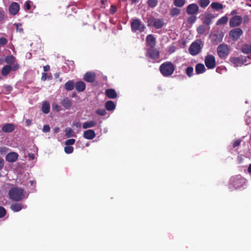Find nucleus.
<instances>
[{
	"label": "nucleus",
	"instance_id": "obj_1",
	"mask_svg": "<svg viewBox=\"0 0 251 251\" xmlns=\"http://www.w3.org/2000/svg\"><path fill=\"white\" fill-rule=\"evenodd\" d=\"M25 194L26 192L24 189L16 187L9 190L8 196L12 201H19L24 199Z\"/></svg>",
	"mask_w": 251,
	"mask_h": 251
},
{
	"label": "nucleus",
	"instance_id": "obj_2",
	"mask_svg": "<svg viewBox=\"0 0 251 251\" xmlns=\"http://www.w3.org/2000/svg\"><path fill=\"white\" fill-rule=\"evenodd\" d=\"M175 65L171 61H166L159 66V71L164 77H168L172 75L175 70Z\"/></svg>",
	"mask_w": 251,
	"mask_h": 251
},
{
	"label": "nucleus",
	"instance_id": "obj_3",
	"mask_svg": "<svg viewBox=\"0 0 251 251\" xmlns=\"http://www.w3.org/2000/svg\"><path fill=\"white\" fill-rule=\"evenodd\" d=\"M245 179L241 176H236L232 177L230 179L229 185L235 189L242 187L245 183Z\"/></svg>",
	"mask_w": 251,
	"mask_h": 251
},
{
	"label": "nucleus",
	"instance_id": "obj_4",
	"mask_svg": "<svg viewBox=\"0 0 251 251\" xmlns=\"http://www.w3.org/2000/svg\"><path fill=\"white\" fill-rule=\"evenodd\" d=\"M131 30L133 32H143L145 29V25L138 19H133L130 24Z\"/></svg>",
	"mask_w": 251,
	"mask_h": 251
},
{
	"label": "nucleus",
	"instance_id": "obj_5",
	"mask_svg": "<svg viewBox=\"0 0 251 251\" xmlns=\"http://www.w3.org/2000/svg\"><path fill=\"white\" fill-rule=\"evenodd\" d=\"M217 54L220 58H226L229 53L228 46L224 43L219 45L217 49Z\"/></svg>",
	"mask_w": 251,
	"mask_h": 251
},
{
	"label": "nucleus",
	"instance_id": "obj_6",
	"mask_svg": "<svg viewBox=\"0 0 251 251\" xmlns=\"http://www.w3.org/2000/svg\"><path fill=\"white\" fill-rule=\"evenodd\" d=\"M148 26H153L156 29L162 28L164 25L163 20L160 19H155L154 17L149 18L147 21Z\"/></svg>",
	"mask_w": 251,
	"mask_h": 251
},
{
	"label": "nucleus",
	"instance_id": "obj_7",
	"mask_svg": "<svg viewBox=\"0 0 251 251\" xmlns=\"http://www.w3.org/2000/svg\"><path fill=\"white\" fill-rule=\"evenodd\" d=\"M146 56L152 60H156L159 58L160 52L157 49H154V47L150 48L147 49Z\"/></svg>",
	"mask_w": 251,
	"mask_h": 251
},
{
	"label": "nucleus",
	"instance_id": "obj_8",
	"mask_svg": "<svg viewBox=\"0 0 251 251\" xmlns=\"http://www.w3.org/2000/svg\"><path fill=\"white\" fill-rule=\"evenodd\" d=\"M243 31L241 28L237 27L229 31V37L234 41H237L243 35Z\"/></svg>",
	"mask_w": 251,
	"mask_h": 251
},
{
	"label": "nucleus",
	"instance_id": "obj_9",
	"mask_svg": "<svg viewBox=\"0 0 251 251\" xmlns=\"http://www.w3.org/2000/svg\"><path fill=\"white\" fill-rule=\"evenodd\" d=\"M204 63L206 67L209 69H214L216 65L215 57L210 54L205 57Z\"/></svg>",
	"mask_w": 251,
	"mask_h": 251
},
{
	"label": "nucleus",
	"instance_id": "obj_10",
	"mask_svg": "<svg viewBox=\"0 0 251 251\" xmlns=\"http://www.w3.org/2000/svg\"><path fill=\"white\" fill-rule=\"evenodd\" d=\"M201 47L200 43L194 42L190 45L189 51L192 55H196L201 51Z\"/></svg>",
	"mask_w": 251,
	"mask_h": 251
},
{
	"label": "nucleus",
	"instance_id": "obj_11",
	"mask_svg": "<svg viewBox=\"0 0 251 251\" xmlns=\"http://www.w3.org/2000/svg\"><path fill=\"white\" fill-rule=\"evenodd\" d=\"M247 61L246 57H232L230 58V61L235 66H240Z\"/></svg>",
	"mask_w": 251,
	"mask_h": 251
},
{
	"label": "nucleus",
	"instance_id": "obj_12",
	"mask_svg": "<svg viewBox=\"0 0 251 251\" xmlns=\"http://www.w3.org/2000/svg\"><path fill=\"white\" fill-rule=\"evenodd\" d=\"M199 10V6L196 3L190 4L186 8V13L189 15H197Z\"/></svg>",
	"mask_w": 251,
	"mask_h": 251
},
{
	"label": "nucleus",
	"instance_id": "obj_13",
	"mask_svg": "<svg viewBox=\"0 0 251 251\" xmlns=\"http://www.w3.org/2000/svg\"><path fill=\"white\" fill-rule=\"evenodd\" d=\"M243 19L240 16H235L230 19L229 25L231 27L239 26L242 23Z\"/></svg>",
	"mask_w": 251,
	"mask_h": 251
},
{
	"label": "nucleus",
	"instance_id": "obj_14",
	"mask_svg": "<svg viewBox=\"0 0 251 251\" xmlns=\"http://www.w3.org/2000/svg\"><path fill=\"white\" fill-rule=\"evenodd\" d=\"M20 9V6L17 2H13L9 7V11L10 13L13 15H16Z\"/></svg>",
	"mask_w": 251,
	"mask_h": 251
},
{
	"label": "nucleus",
	"instance_id": "obj_15",
	"mask_svg": "<svg viewBox=\"0 0 251 251\" xmlns=\"http://www.w3.org/2000/svg\"><path fill=\"white\" fill-rule=\"evenodd\" d=\"M18 156L19 155L17 153L10 152L6 155L5 159L7 162L12 163L15 162L18 159Z\"/></svg>",
	"mask_w": 251,
	"mask_h": 251
},
{
	"label": "nucleus",
	"instance_id": "obj_16",
	"mask_svg": "<svg viewBox=\"0 0 251 251\" xmlns=\"http://www.w3.org/2000/svg\"><path fill=\"white\" fill-rule=\"evenodd\" d=\"M15 126L12 123H8L4 124L1 130L3 132L5 133H10L12 132L15 130Z\"/></svg>",
	"mask_w": 251,
	"mask_h": 251
},
{
	"label": "nucleus",
	"instance_id": "obj_17",
	"mask_svg": "<svg viewBox=\"0 0 251 251\" xmlns=\"http://www.w3.org/2000/svg\"><path fill=\"white\" fill-rule=\"evenodd\" d=\"M96 75L93 72H87L84 75L83 79L88 82H93L95 81Z\"/></svg>",
	"mask_w": 251,
	"mask_h": 251
},
{
	"label": "nucleus",
	"instance_id": "obj_18",
	"mask_svg": "<svg viewBox=\"0 0 251 251\" xmlns=\"http://www.w3.org/2000/svg\"><path fill=\"white\" fill-rule=\"evenodd\" d=\"M83 137L88 140H92L96 136L95 131L92 129L85 130L83 132Z\"/></svg>",
	"mask_w": 251,
	"mask_h": 251
},
{
	"label": "nucleus",
	"instance_id": "obj_19",
	"mask_svg": "<svg viewBox=\"0 0 251 251\" xmlns=\"http://www.w3.org/2000/svg\"><path fill=\"white\" fill-rule=\"evenodd\" d=\"M61 105L67 109H70L72 106V100L68 98H65L61 101Z\"/></svg>",
	"mask_w": 251,
	"mask_h": 251
},
{
	"label": "nucleus",
	"instance_id": "obj_20",
	"mask_svg": "<svg viewBox=\"0 0 251 251\" xmlns=\"http://www.w3.org/2000/svg\"><path fill=\"white\" fill-rule=\"evenodd\" d=\"M146 42L150 48H154L155 45V39L153 35L149 34L147 36Z\"/></svg>",
	"mask_w": 251,
	"mask_h": 251
},
{
	"label": "nucleus",
	"instance_id": "obj_21",
	"mask_svg": "<svg viewBox=\"0 0 251 251\" xmlns=\"http://www.w3.org/2000/svg\"><path fill=\"white\" fill-rule=\"evenodd\" d=\"M24 205L20 203H13L10 206L11 209L15 212L20 211L23 208Z\"/></svg>",
	"mask_w": 251,
	"mask_h": 251
},
{
	"label": "nucleus",
	"instance_id": "obj_22",
	"mask_svg": "<svg viewBox=\"0 0 251 251\" xmlns=\"http://www.w3.org/2000/svg\"><path fill=\"white\" fill-rule=\"evenodd\" d=\"M85 84L82 81H77L75 84V87L76 90L78 92L83 91L85 89Z\"/></svg>",
	"mask_w": 251,
	"mask_h": 251
},
{
	"label": "nucleus",
	"instance_id": "obj_23",
	"mask_svg": "<svg viewBox=\"0 0 251 251\" xmlns=\"http://www.w3.org/2000/svg\"><path fill=\"white\" fill-rule=\"evenodd\" d=\"M195 70L197 74H200L205 72L206 69L203 64L198 63L196 66Z\"/></svg>",
	"mask_w": 251,
	"mask_h": 251
},
{
	"label": "nucleus",
	"instance_id": "obj_24",
	"mask_svg": "<svg viewBox=\"0 0 251 251\" xmlns=\"http://www.w3.org/2000/svg\"><path fill=\"white\" fill-rule=\"evenodd\" d=\"M214 18L211 14H207L202 19L203 23L206 25H209L212 23V20Z\"/></svg>",
	"mask_w": 251,
	"mask_h": 251
},
{
	"label": "nucleus",
	"instance_id": "obj_25",
	"mask_svg": "<svg viewBox=\"0 0 251 251\" xmlns=\"http://www.w3.org/2000/svg\"><path fill=\"white\" fill-rule=\"evenodd\" d=\"M97 125L96 122L94 121H90L85 122L82 124V128L84 129H87L90 127L95 126Z\"/></svg>",
	"mask_w": 251,
	"mask_h": 251
},
{
	"label": "nucleus",
	"instance_id": "obj_26",
	"mask_svg": "<svg viewBox=\"0 0 251 251\" xmlns=\"http://www.w3.org/2000/svg\"><path fill=\"white\" fill-rule=\"evenodd\" d=\"M12 71V67L10 65H5L1 69V75L3 76L7 75Z\"/></svg>",
	"mask_w": 251,
	"mask_h": 251
},
{
	"label": "nucleus",
	"instance_id": "obj_27",
	"mask_svg": "<svg viewBox=\"0 0 251 251\" xmlns=\"http://www.w3.org/2000/svg\"><path fill=\"white\" fill-rule=\"evenodd\" d=\"M50 105L48 102L44 101L42 106V111L45 114H48L50 112Z\"/></svg>",
	"mask_w": 251,
	"mask_h": 251
},
{
	"label": "nucleus",
	"instance_id": "obj_28",
	"mask_svg": "<svg viewBox=\"0 0 251 251\" xmlns=\"http://www.w3.org/2000/svg\"><path fill=\"white\" fill-rule=\"evenodd\" d=\"M74 83L72 80H69L65 83L64 87L66 90L71 91L74 88Z\"/></svg>",
	"mask_w": 251,
	"mask_h": 251
},
{
	"label": "nucleus",
	"instance_id": "obj_29",
	"mask_svg": "<svg viewBox=\"0 0 251 251\" xmlns=\"http://www.w3.org/2000/svg\"><path fill=\"white\" fill-rule=\"evenodd\" d=\"M212 9L216 10H220L223 8V5L218 2H213L211 4Z\"/></svg>",
	"mask_w": 251,
	"mask_h": 251
},
{
	"label": "nucleus",
	"instance_id": "obj_30",
	"mask_svg": "<svg viewBox=\"0 0 251 251\" xmlns=\"http://www.w3.org/2000/svg\"><path fill=\"white\" fill-rule=\"evenodd\" d=\"M223 36L221 34H214L212 36V40L215 42L216 44L222 42Z\"/></svg>",
	"mask_w": 251,
	"mask_h": 251
},
{
	"label": "nucleus",
	"instance_id": "obj_31",
	"mask_svg": "<svg viewBox=\"0 0 251 251\" xmlns=\"http://www.w3.org/2000/svg\"><path fill=\"white\" fill-rule=\"evenodd\" d=\"M242 52L249 54L251 53V46L249 45H245L242 46L241 49Z\"/></svg>",
	"mask_w": 251,
	"mask_h": 251
},
{
	"label": "nucleus",
	"instance_id": "obj_32",
	"mask_svg": "<svg viewBox=\"0 0 251 251\" xmlns=\"http://www.w3.org/2000/svg\"><path fill=\"white\" fill-rule=\"evenodd\" d=\"M186 0H174L173 4L177 7H182L185 3Z\"/></svg>",
	"mask_w": 251,
	"mask_h": 251
},
{
	"label": "nucleus",
	"instance_id": "obj_33",
	"mask_svg": "<svg viewBox=\"0 0 251 251\" xmlns=\"http://www.w3.org/2000/svg\"><path fill=\"white\" fill-rule=\"evenodd\" d=\"M65 132L66 136L68 138L74 137L75 135L73 130L70 127L66 128Z\"/></svg>",
	"mask_w": 251,
	"mask_h": 251
},
{
	"label": "nucleus",
	"instance_id": "obj_34",
	"mask_svg": "<svg viewBox=\"0 0 251 251\" xmlns=\"http://www.w3.org/2000/svg\"><path fill=\"white\" fill-rule=\"evenodd\" d=\"M198 3L201 7H202L203 8H205L210 3V0H199Z\"/></svg>",
	"mask_w": 251,
	"mask_h": 251
},
{
	"label": "nucleus",
	"instance_id": "obj_35",
	"mask_svg": "<svg viewBox=\"0 0 251 251\" xmlns=\"http://www.w3.org/2000/svg\"><path fill=\"white\" fill-rule=\"evenodd\" d=\"M228 21V18L226 16H224L221 18L219 19L217 22V25H225Z\"/></svg>",
	"mask_w": 251,
	"mask_h": 251
},
{
	"label": "nucleus",
	"instance_id": "obj_36",
	"mask_svg": "<svg viewBox=\"0 0 251 251\" xmlns=\"http://www.w3.org/2000/svg\"><path fill=\"white\" fill-rule=\"evenodd\" d=\"M180 13V10L176 7L171 9L170 11V15L172 17L176 16Z\"/></svg>",
	"mask_w": 251,
	"mask_h": 251
},
{
	"label": "nucleus",
	"instance_id": "obj_37",
	"mask_svg": "<svg viewBox=\"0 0 251 251\" xmlns=\"http://www.w3.org/2000/svg\"><path fill=\"white\" fill-rule=\"evenodd\" d=\"M15 58L13 55L7 56L5 58V62L9 64H12L14 62Z\"/></svg>",
	"mask_w": 251,
	"mask_h": 251
},
{
	"label": "nucleus",
	"instance_id": "obj_38",
	"mask_svg": "<svg viewBox=\"0 0 251 251\" xmlns=\"http://www.w3.org/2000/svg\"><path fill=\"white\" fill-rule=\"evenodd\" d=\"M157 0H148L147 1L148 6L151 8L155 7L157 5Z\"/></svg>",
	"mask_w": 251,
	"mask_h": 251
},
{
	"label": "nucleus",
	"instance_id": "obj_39",
	"mask_svg": "<svg viewBox=\"0 0 251 251\" xmlns=\"http://www.w3.org/2000/svg\"><path fill=\"white\" fill-rule=\"evenodd\" d=\"M194 69L192 67H188L186 69V74L189 77H191L193 75Z\"/></svg>",
	"mask_w": 251,
	"mask_h": 251
},
{
	"label": "nucleus",
	"instance_id": "obj_40",
	"mask_svg": "<svg viewBox=\"0 0 251 251\" xmlns=\"http://www.w3.org/2000/svg\"><path fill=\"white\" fill-rule=\"evenodd\" d=\"M196 15H191L190 17H188L187 18L188 23L191 24H194L197 19Z\"/></svg>",
	"mask_w": 251,
	"mask_h": 251
},
{
	"label": "nucleus",
	"instance_id": "obj_41",
	"mask_svg": "<svg viewBox=\"0 0 251 251\" xmlns=\"http://www.w3.org/2000/svg\"><path fill=\"white\" fill-rule=\"evenodd\" d=\"M198 33L200 34H203L205 31V28L203 25H200L197 29Z\"/></svg>",
	"mask_w": 251,
	"mask_h": 251
},
{
	"label": "nucleus",
	"instance_id": "obj_42",
	"mask_svg": "<svg viewBox=\"0 0 251 251\" xmlns=\"http://www.w3.org/2000/svg\"><path fill=\"white\" fill-rule=\"evenodd\" d=\"M64 151L67 154L71 153L74 151V148L72 146H66L64 148Z\"/></svg>",
	"mask_w": 251,
	"mask_h": 251
},
{
	"label": "nucleus",
	"instance_id": "obj_43",
	"mask_svg": "<svg viewBox=\"0 0 251 251\" xmlns=\"http://www.w3.org/2000/svg\"><path fill=\"white\" fill-rule=\"evenodd\" d=\"M6 214V211L5 209L2 207L0 206V218L4 217Z\"/></svg>",
	"mask_w": 251,
	"mask_h": 251
},
{
	"label": "nucleus",
	"instance_id": "obj_44",
	"mask_svg": "<svg viewBox=\"0 0 251 251\" xmlns=\"http://www.w3.org/2000/svg\"><path fill=\"white\" fill-rule=\"evenodd\" d=\"M96 113L98 115H99L100 116H104L106 114V112L105 110L104 109H99L96 111Z\"/></svg>",
	"mask_w": 251,
	"mask_h": 251
},
{
	"label": "nucleus",
	"instance_id": "obj_45",
	"mask_svg": "<svg viewBox=\"0 0 251 251\" xmlns=\"http://www.w3.org/2000/svg\"><path fill=\"white\" fill-rule=\"evenodd\" d=\"M75 139H70L65 141V144L66 146H71V145H74L75 143Z\"/></svg>",
	"mask_w": 251,
	"mask_h": 251
},
{
	"label": "nucleus",
	"instance_id": "obj_46",
	"mask_svg": "<svg viewBox=\"0 0 251 251\" xmlns=\"http://www.w3.org/2000/svg\"><path fill=\"white\" fill-rule=\"evenodd\" d=\"M8 40L4 37L0 38V46H3L7 44Z\"/></svg>",
	"mask_w": 251,
	"mask_h": 251
},
{
	"label": "nucleus",
	"instance_id": "obj_47",
	"mask_svg": "<svg viewBox=\"0 0 251 251\" xmlns=\"http://www.w3.org/2000/svg\"><path fill=\"white\" fill-rule=\"evenodd\" d=\"M117 95V93L114 89H111L110 90V98L111 99H114L116 98Z\"/></svg>",
	"mask_w": 251,
	"mask_h": 251
},
{
	"label": "nucleus",
	"instance_id": "obj_48",
	"mask_svg": "<svg viewBox=\"0 0 251 251\" xmlns=\"http://www.w3.org/2000/svg\"><path fill=\"white\" fill-rule=\"evenodd\" d=\"M52 109L57 112H59L61 110V107L56 103L52 104Z\"/></svg>",
	"mask_w": 251,
	"mask_h": 251
},
{
	"label": "nucleus",
	"instance_id": "obj_49",
	"mask_svg": "<svg viewBox=\"0 0 251 251\" xmlns=\"http://www.w3.org/2000/svg\"><path fill=\"white\" fill-rule=\"evenodd\" d=\"M242 19L245 24L248 23L250 20V18L249 15H245Z\"/></svg>",
	"mask_w": 251,
	"mask_h": 251
},
{
	"label": "nucleus",
	"instance_id": "obj_50",
	"mask_svg": "<svg viewBox=\"0 0 251 251\" xmlns=\"http://www.w3.org/2000/svg\"><path fill=\"white\" fill-rule=\"evenodd\" d=\"M240 143H241L240 140H236L233 142L232 146L233 148H235L237 146H239L240 145Z\"/></svg>",
	"mask_w": 251,
	"mask_h": 251
},
{
	"label": "nucleus",
	"instance_id": "obj_51",
	"mask_svg": "<svg viewBox=\"0 0 251 251\" xmlns=\"http://www.w3.org/2000/svg\"><path fill=\"white\" fill-rule=\"evenodd\" d=\"M50 131V127L49 125H44L43 128V131L44 132H48Z\"/></svg>",
	"mask_w": 251,
	"mask_h": 251
},
{
	"label": "nucleus",
	"instance_id": "obj_52",
	"mask_svg": "<svg viewBox=\"0 0 251 251\" xmlns=\"http://www.w3.org/2000/svg\"><path fill=\"white\" fill-rule=\"evenodd\" d=\"M176 50V47L174 46H170L168 49V51L172 53Z\"/></svg>",
	"mask_w": 251,
	"mask_h": 251
},
{
	"label": "nucleus",
	"instance_id": "obj_53",
	"mask_svg": "<svg viewBox=\"0 0 251 251\" xmlns=\"http://www.w3.org/2000/svg\"><path fill=\"white\" fill-rule=\"evenodd\" d=\"M115 107H116V104L113 101L111 100V102H110L111 111L114 110L115 109Z\"/></svg>",
	"mask_w": 251,
	"mask_h": 251
},
{
	"label": "nucleus",
	"instance_id": "obj_54",
	"mask_svg": "<svg viewBox=\"0 0 251 251\" xmlns=\"http://www.w3.org/2000/svg\"><path fill=\"white\" fill-rule=\"evenodd\" d=\"M5 18L4 12L0 10V21H2Z\"/></svg>",
	"mask_w": 251,
	"mask_h": 251
},
{
	"label": "nucleus",
	"instance_id": "obj_55",
	"mask_svg": "<svg viewBox=\"0 0 251 251\" xmlns=\"http://www.w3.org/2000/svg\"><path fill=\"white\" fill-rule=\"evenodd\" d=\"M25 6L27 10H29L31 8L30 1L29 0H27L26 1Z\"/></svg>",
	"mask_w": 251,
	"mask_h": 251
},
{
	"label": "nucleus",
	"instance_id": "obj_56",
	"mask_svg": "<svg viewBox=\"0 0 251 251\" xmlns=\"http://www.w3.org/2000/svg\"><path fill=\"white\" fill-rule=\"evenodd\" d=\"M11 67H12V71H15L19 69V66L18 64H17L14 65L12 67L11 66Z\"/></svg>",
	"mask_w": 251,
	"mask_h": 251
},
{
	"label": "nucleus",
	"instance_id": "obj_57",
	"mask_svg": "<svg viewBox=\"0 0 251 251\" xmlns=\"http://www.w3.org/2000/svg\"><path fill=\"white\" fill-rule=\"evenodd\" d=\"M105 108L108 111H110V100H108L106 102L105 104Z\"/></svg>",
	"mask_w": 251,
	"mask_h": 251
},
{
	"label": "nucleus",
	"instance_id": "obj_58",
	"mask_svg": "<svg viewBox=\"0 0 251 251\" xmlns=\"http://www.w3.org/2000/svg\"><path fill=\"white\" fill-rule=\"evenodd\" d=\"M4 166V160L0 158V170L2 169Z\"/></svg>",
	"mask_w": 251,
	"mask_h": 251
},
{
	"label": "nucleus",
	"instance_id": "obj_59",
	"mask_svg": "<svg viewBox=\"0 0 251 251\" xmlns=\"http://www.w3.org/2000/svg\"><path fill=\"white\" fill-rule=\"evenodd\" d=\"M47 78V74L46 73H42L41 79L43 81H45Z\"/></svg>",
	"mask_w": 251,
	"mask_h": 251
},
{
	"label": "nucleus",
	"instance_id": "obj_60",
	"mask_svg": "<svg viewBox=\"0 0 251 251\" xmlns=\"http://www.w3.org/2000/svg\"><path fill=\"white\" fill-rule=\"evenodd\" d=\"M116 8L114 5H111V14H114L116 11Z\"/></svg>",
	"mask_w": 251,
	"mask_h": 251
},
{
	"label": "nucleus",
	"instance_id": "obj_61",
	"mask_svg": "<svg viewBox=\"0 0 251 251\" xmlns=\"http://www.w3.org/2000/svg\"><path fill=\"white\" fill-rule=\"evenodd\" d=\"M43 69L45 72H48L50 70V66L49 65H46L44 66Z\"/></svg>",
	"mask_w": 251,
	"mask_h": 251
},
{
	"label": "nucleus",
	"instance_id": "obj_62",
	"mask_svg": "<svg viewBox=\"0 0 251 251\" xmlns=\"http://www.w3.org/2000/svg\"><path fill=\"white\" fill-rule=\"evenodd\" d=\"M5 89L8 92H10L12 90V87L10 85H8L5 87Z\"/></svg>",
	"mask_w": 251,
	"mask_h": 251
},
{
	"label": "nucleus",
	"instance_id": "obj_63",
	"mask_svg": "<svg viewBox=\"0 0 251 251\" xmlns=\"http://www.w3.org/2000/svg\"><path fill=\"white\" fill-rule=\"evenodd\" d=\"M25 123L27 126H30L32 124V121L29 119H26L25 120Z\"/></svg>",
	"mask_w": 251,
	"mask_h": 251
},
{
	"label": "nucleus",
	"instance_id": "obj_64",
	"mask_svg": "<svg viewBox=\"0 0 251 251\" xmlns=\"http://www.w3.org/2000/svg\"><path fill=\"white\" fill-rule=\"evenodd\" d=\"M59 131V128L58 127H56L53 129V132L55 133H57Z\"/></svg>",
	"mask_w": 251,
	"mask_h": 251
}]
</instances>
